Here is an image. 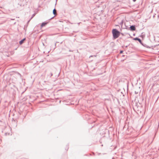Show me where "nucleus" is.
<instances>
[{
  "instance_id": "nucleus-26",
  "label": "nucleus",
  "mask_w": 159,
  "mask_h": 159,
  "mask_svg": "<svg viewBox=\"0 0 159 159\" xmlns=\"http://www.w3.org/2000/svg\"><path fill=\"white\" fill-rule=\"evenodd\" d=\"M133 1L134 2L136 1V0H133Z\"/></svg>"
},
{
  "instance_id": "nucleus-23",
  "label": "nucleus",
  "mask_w": 159,
  "mask_h": 159,
  "mask_svg": "<svg viewBox=\"0 0 159 159\" xmlns=\"http://www.w3.org/2000/svg\"><path fill=\"white\" fill-rule=\"evenodd\" d=\"M15 43H17V44H18L17 42H16V41H15Z\"/></svg>"
},
{
  "instance_id": "nucleus-22",
  "label": "nucleus",
  "mask_w": 159,
  "mask_h": 159,
  "mask_svg": "<svg viewBox=\"0 0 159 159\" xmlns=\"http://www.w3.org/2000/svg\"><path fill=\"white\" fill-rule=\"evenodd\" d=\"M18 75H20V76H21V74H20V73H18Z\"/></svg>"
},
{
  "instance_id": "nucleus-30",
  "label": "nucleus",
  "mask_w": 159,
  "mask_h": 159,
  "mask_svg": "<svg viewBox=\"0 0 159 159\" xmlns=\"http://www.w3.org/2000/svg\"><path fill=\"white\" fill-rule=\"evenodd\" d=\"M112 159H115L113 157Z\"/></svg>"
},
{
  "instance_id": "nucleus-12",
  "label": "nucleus",
  "mask_w": 159,
  "mask_h": 159,
  "mask_svg": "<svg viewBox=\"0 0 159 159\" xmlns=\"http://www.w3.org/2000/svg\"><path fill=\"white\" fill-rule=\"evenodd\" d=\"M25 40H20L19 41V44L20 45L22 44L23 43Z\"/></svg>"
},
{
  "instance_id": "nucleus-7",
  "label": "nucleus",
  "mask_w": 159,
  "mask_h": 159,
  "mask_svg": "<svg viewBox=\"0 0 159 159\" xmlns=\"http://www.w3.org/2000/svg\"><path fill=\"white\" fill-rule=\"evenodd\" d=\"M62 42H63L62 41H61V40H60V41L56 42V43H55V46H56V45H58V46H59V44H61L62 43Z\"/></svg>"
},
{
  "instance_id": "nucleus-9",
  "label": "nucleus",
  "mask_w": 159,
  "mask_h": 159,
  "mask_svg": "<svg viewBox=\"0 0 159 159\" xmlns=\"http://www.w3.org/2000/svg\"><path fill=\"white\" fill-rule=\"evenodd\" d=\"M145 36V35L143 33H142L141 35L140 36V37L142 39H144V37Z\"/></svg>"
},
{
  "instance_id": "nucleus-32",
  "label": "nucleus",
  "mask_w": 159,
  "mask_h": 159,
  "mask_svg": "<svg viewBox=\"0 0 159 159\" xmlns=\"http://www.w3.org/2000/svg\"><path fill=\"white\" fill-rule=\"evenodd\" d=\"M135 93H136V91H135Z\"/></svg>"
},
{
  "instance_id": "nucleus-28",
  "label": "nucleus",
  "mask_w": 159,
  "mask_h": 159,
  "mask_svg": "<svg viewBox=\"0 0 159 159\" xmlns=\"http://www.w3.org/2000/svg\"><path fill=\"white\" fill-rule=\"evenodd\" d=\"M93 155H95V153L94 152L93 153Z\"/></svg>"
},
{
  "instance_id": "nucleus-16",
  "label": "nucleus",
  "mask_w": 159,
  "mask_h": 159,
  "mask_svg": "<svg viewBox=\"0 0 159 159\" xmlns=\"http://www.w3.org/2000/svg\"><path fill=\"white\" fill-rule=\"evenodd\" d=\"M35 14H33L32 15V17H31L30 19H31L35 16Z\"/></svg>"
},
{
  "instance_id": "nucleus-5",
  "label": "nucleus",
  "mask_w": 159,
  "mask_h": 159,
  "mask_svg": "<svg viewBox=\"0 0 159 159\" xmlns=\"http://www.w3.org/2000/svg\"><path fill=\"white\" fill-rule=\"evenodd\" d=\"M138 41L139 42V43L141 45H142L144 47V45H145L149 47L148 45H147L145 44V41H147V40H138Z\"/></svg>"
},
{
  "instance_id": "nucleus-8",
  "label": "nucleus",
  "mask_w": 159,
  "mask_h": 159,
  "mask_svg": "<svg viewBox=\"0 0 159 159\" xmlns=\"http://www.w3.org/2000/svg\"><path fill=\"white\" fill-rule=\"evenodd\" d=\"M48 23V22H43L41 25V27H42L44 26L45 25H47Z\"/></svg>"
},
{
  "instance_id": "nucleus-13",
  "label": "nucleus",
  "mask_w": 159,
  "mask_h": 159,
  "mask_svg": "<svg viewBox=\"0 0 159 159\" xmlns=\"http://www.w3.org/2000/svg\"><path fill=\"white\" fill-rule=\"evenodd\" d=\"M133 40H141L140 39L138 38H134L133 39Z\"/></svg>"
},
{
  "instance_id": "nucleus-14",
  "label": "nucleus",
  "mask_w": 159,
  "mask_h": 159,
  "mask_svg": "<svg viewBox=\"0 0 159 159\" xmlns=\"http://www.w3.org/2000/svg\"><path fill=\"white\" fill-rule=\"evenodd\" d=\"M68 149H69V145L67 144L66 146V150L67 151Z\"/></svg>"
},
{
  "instance_id": "nucleus-31",
  "label": "nucleus",
  "mask_w": 159,
  "mask_h": 159,
  "mask_svg": "<svg viewBox=\"0 0 159 159\" xmlns=\"http://www.w3.org/2000/svg\"><path fill=\"white\" fill-rule=\"evenodd\" d=\"M135 93H136V91H135Z\"/></svg>"
},
{
  "instance_id": "nucleus-24",
  "label": "nucleus",
  "mask_w": 159,
  "mask_h": 159,
  "mask_svg": "<svg viewBox=\"0 0 159 159\" xmlns=\"http://www.w3.org/2000/svg\"><path fill=\"white\" fill-rule=\"evenodd\" d=\"M158 43H156V44H159V41H158Z\"/></svg>"
},
{
  "instance_id": "nucleus-18",
  "label": "nucleus",
  "mask_w": 159,
  "mask_h": 159,
  "mask_svg": "<svg viewBox=\"0 0 159 159\" xmlns=\"http://www.w3.org/2000/svg\"><path fill=\"white\" fill-rule=\"evenodd\" d=\"M123 52V50H121L120 51V54H121Z\"/></svg>"
},
{
  "instance_id": "nucleus-2",
  "label": "nucleus",
  "mask_w": 159,
  "mask_h": 159,
  "mask_svg": "<svg viewBox=\"0 0 159 159\" xmlns=\"http://www.w3.org/2000/svg\"><path fill=\"white\" fill-rule=\"evenodd\" d=\"M112 33L114 39H116L120 34H121L123 36V37H124L123 34L122 33H120L116 29H113L112 30Z\"/></svg>"
},
{
  "instance_id": "nucleus-3",
  "label": "nucleus",
  "mask_w": 159,
  "mask_h": 159,
  "mask_svg": "<svg viewBox=\"0 0 159 159\" xmlns=\"http://www.w3.org/2000/svg\"><path fill=\"white\" fill-rule=\"evenodd\" d=\"M125 26V29L130 30L131 31H134L136 30L135 25H131L129 28V27L127 26Z\"/></svg>"
},
{
  "instance_id": "nucleus-21",
  "label": "nucleus",
  "mask_w": 159,
  "mask_h": 159,
  "mask_svg": "<svg viewBox=\"0 0 159 159\" xmlns=\"http://www.w3.org/2000/svg\"><path fill=\"white\" fill-rule=\"evenodd\" d=\"M21 40H26V39L25 38H23V39H22Z\"/></svg>"
},
{
  "instance_id": "nucleus-15",
  "label": "nucleus",
  "mask_w": 159,
  "mask_h": 159,
  "mask_svg": "<svg viewBox=\"0 0 159 159\" xmlns=\"http://www.w3.org/2000/svg\"><path fill=\"white\" fill-rule=\"evenodd\" d=\"M52 72H51L50 74H49V76H50V77H51V76H52Z\"/></svg>"
},
{
  "instance_id": "nucleus-11",
  "label": "nucleus",
  "mask_w": 159,
  "mask_h": 159,
  "mask_svg": "<svg viewBox=\"0 0 159 159\" xmlns=\"http://www.w3.org/2000/svg\"><path fill=\"white\" fill-rule=\"evenodd\" d=\"M110 45L112 47H113L115 45V44L113 42H111L110 43Z\"/></svg>"
},
{
  "instance_id": "nucleus-6",
  "label": "nucleus",
  "mask_w": 159,
  "mask_h": 159,
  "mask_svg": "<svg viewBox=\"0 0 159 159\" xmlns=\"http://www.w3.org/2000/svg\"><path fill=\"white\" fill-rule=\"evenodd\" d=\"M53 14L54 15V16L53 17H52L51 18L50 20H51V19L53 18L57 15V10L55 8L53 10Z\"/></svg>"
},
{
  "instance_id": "nucleus-4",
  "label": "nucleus",
  "mask_w": 159,
  "mask_h": 159,
  "mask_svg": "<svg viewBox=\"0 0 159 159\" xmlns=\"http://www.w3.org/2000/svg\"><path fill=\"white\" fill-rule=\"evenodd\" d=\"M139 105H140V103H139V104L138 103H135V105L134 106H133V108L134 110H137L138 111H139V108L140 107V106H139Z\"/></svg>"
},
{
  "instance_id": "nucleus-17",
  "label": "nucleus",
  "mask_w": 159,
  "mask_h": 159,
  "mask_svg": "<svg viewBox=\"0 0 159 159\" xmlns=\"http://www.w3.org/2000/svg\"><path fill=\"white\" fill-rule=\"evenodd\" d=\"M129 45L125 46V45H124L123 46H122V47H125V48H126Z\"/></svg>"
},
{
  "instance_id": "nucleus-29",
  "label": "nucleus",
  "mask_w": 159,
  "mask_h": 159,
  "mask_svg": "<svg viewBox=\"0 0 159 159\" xmlns=\"http://www.w3.org/2000/svg\"><path fill=\"white\" fill-rule=\"evenodd\" d=\"M17 48H16L15 49V50H16V49H17Z\"/></svg>"
},
{
  "instance_id": "nucleus-10",
  "label": "nucleus",
  "mask_w": 159,
  "mask_h": 159,
  "mask_svg": "<svg viewBox=\"0 0 159 159\" xmlns=\"http://www.w3.org/2000/svg\"><path fill=\"white\" fill-rule=\"evenodd\" d=\"M123 23H124V20H122L120 23V25L121 26V28H122Z\"/></svg>"
},
{
  "instance_id": "nucleus-27",
  "label": "nucleus",
  "mask_w": 159,
  "mask_h": 159,
  "mask_svg": "<svg viewBox=\"0 0 159 159\" xmlns=\"http://www.w3.org/2000/svg\"><path fill=\"white\" fill-rule=\"evenodd\" d=\"M30 20H31V19H30V20H29V21H28V23H29V21H30Z\"/></svg>"
},
{
  "instance_id": "nucleus-20",
  "label": "nucleus",
  "mask_w": 159,
  "mask_h": 159,
  "mask_svg": "<svg viewBox=\"0 0 159 159\" xmlns=\"http://www.w3.org/2000/svg\"><path fill=\"white\" fill-rule=\"evenodd\" d=\"M69 52H73V50H70H70H69Z\"/></svg>"
},
{
  "instance_id": "nucleus-1",
  "label": "nucleus",
  "mask_w": 159,
  "mask_h": 159,
  "mask_svg": "<svg viewBox=\"0 0 159 159\" xmlns=\"http://www.w3.org/2000/svg\"><path fill=\"white\" fill-rule=\"evenodd\" d=\"M145 44L146 45H148L149 47L145 45H144V47L148 48H152L153 49L154 47H155L156 46H157L159 45V44H155L154 45H152L151 40H147V41H145Z\"/></svg>"
},
{
  "instance_id": "nucleus-25",
  "label": "nucleus",
  "mask_w": 159,
  "mask_h": 159,
  "mask_svg": "<svg viewBox=\"0 0 159 159\" xmlns=\"http://www.w3.org/2000/svg\"><path fill=\"white\" fill-rule=\"evenodd\" d=\"M100 154H101L100 153H98V155H99Z\"/></svg>"
},
{
  "instance_id": "nucleus-19",
  "label": "nucleus",
  "mask_w": 159,
  "mask_h": 159,
  "mask_svg": "<svg viewBox=\"0 0 159 159\" xmlns=\"http://www.w3.org/2000/svg\"><path fill=\"white\" fill-rule=\"evenodd\" d=\"M93 56H94V57H96V56H95V55H91V56H90L89 57H93Z\"/></svg>"
}]
</instances>
